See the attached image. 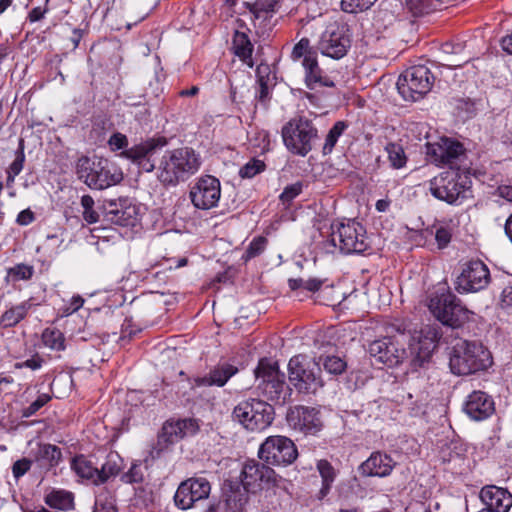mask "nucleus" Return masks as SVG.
Instances as JSON below:
<instances>
[{"label": "nucleus", "mask_w": 512, "mask_h": 512, "mask_svg": "<svg viewBox=\"0 0 512 512\" xmlns=\"http://www.w3.org/2000/svg\"><path fill=\"white\" fill-rule=\"evenodd\" d=\"M201 166L199 155L190 147L167 150L156 164V176L165 187H175L194 175Z\"/></svg>", "instance_id": "f257e3e1"}, {"label": "nucleus", "mask_w": 512, "mask_h": 512, "mask_svg": "<svg viewBox=\"0 0 512 512\" xmlns=\"http://www.w3.org/2000/svg\"><path fill=\"white\" fill-rule=\"evenodd\" d=\"M491 365L490 351L476 341L460 339L450 352L449 366L456 375L474 374L488 369Z\"/></svg>", "instance_id": "f03ea898"}, {"label": "nucleus", "mask_w": 512, "mask_h": 512, "mask_svg": "<svg viewBox=\"0 0 512 512\" xmlns=\"http://www.w3.org/2000/svg\"><path fill=\"white\" fill-rule=\"evenodd\" d=\"M76 172L87 186L98 190L116 185L123 179L122 171L113 162L96 156L79 158Z\"/></svg>", "instance_id": "7ed1b4c3"}, {"label": "nucleus", "mask_w": 512, "mask_h": 512, "mask_svg": "<svg viewBox=\"0 0 512 512\" xmlns=\"http://www.w3.org/2000/svg\"><path fill=\"white\" fill-rule=\"evenodd\" d=\"M254 373L259 395L276 404H285L292 390L286 383L285 373L279 370L278 363L267 358L260 359Z\"/></svg>", "instance_id": "20e7f679"}, {"label": "nucleus", "mask_w": 512, "mask_h": 512, "mask_svg": "<svg viewBox=\"0 0 512 512\" xmlns=\"http://www.w3.org/2000/svg\"><path fill=\"white\" fill-rule=\"evenodd\" d=\"M281 135L287 150L301 157H305L319 139L313 121L305 116L291 118L282 127Z\"/></svg>", "instance_id": "39448f33"}, {"label": "nucleus", "mask_w": 512, "mask_h": 512, "mask_svg": "<svg viewBox=\"0 0 512 512\" xmlns=\"http://www.w3.org/2000/svg\"><path fill=\"white\" fill-rule=\"evenodd\" d=\"M289 381L299 393L315 394L324 386L320 363L302 355L294 356L288 363Z\"/></svg>", "instance_id": "423d86ee"}, {"label": "nucleus", "mask_w": 512, "mask_h": 512, "mask_svg": "<svg viewBox=\"0 0 512 512\" xmlns=\"http://www.w3.org/2000/svg\"><path fill=\"white\" fill-rule=\"evenodd\" d=\"M428 308L438 321L451 328L463 326L472 314L451 291L432 296Z\"/></svg>", "instance_id": "0eeeda50"}, {"label": "nucleus", "mask_w": 512, "mask_h": 512, "mask_svg": "<svg viewBox=\"0 0 512 512\" xmlns=\"http://www.w3.org/2000/svg\"><path fill=\"white\" fill-rule=\"evenodd\" d=\"M233 417L247 430L261 431L271 425L274 408L264 400H243L234 408Z\"/></svg>", "instance_id": "6e6552de"}, {"label": "nucleus", "mask_w": 512, "mask_h": 512, "mask_svg": "<svg viewBox=\"0 0 512 512\" xmlns=\"http://www.w3.org/2000/svg\"><path fill=\"white\" fill-rule=\"evenodd\" d=\"M435 77L424 65H416L402 73L397 81V89L404 100L418 101L430 92Z\"/></svg>", "instance_id": "1a4fd4ad"}, {"label": "nucleus", "mask_w": 512, "mask_h": 512, "mask_svg": "<svg viewBox=\"0 0 512 512\" xmlns=\"http://www.w3.org/2000/svg\"><path fill=\"white\" fill-rule=\"evenodd\" d=\"M330 242L332 246L338 247L345 254H360L369 248L366 231L356 221L340 223L337 230H332Z\"/></svg>", "instance_id": "9d476101"}, {"label": "nucleus", "mask_w": 512, "mask_h": 512, "mask_svg": "<svg viewBox=\"0 0 512 512\" xmlns=\"http://www.w3.org/2000/svg\"><path fill=\"white\" fill-rule=\"evenodd\" d=\"M258 456L267 465L288 466L297 459L298 450L290 438L274 435L260 445Z\"/></svg>", "instance_id": "9b49d317"}, {"label": "nucleus", "mask_w": 512, "mask_h": 512, "mask_svg": "<svg viewBox=\"0 0 512 512\" xmlns=\"http://www.w3.org/2000/svg\"><path fill=\"white\" fill-rule=\"evenodd\" d=\"M491 282L488 266L481 260H470L461 265L454 282L455 290L460 294L477 293L485 290Z\"/></svg>", "instance_id": "f8f14e48"}, {"label": "nucleus", "mask_w": 512, "mask_h": 512, "mask_svg": "<svg viewBox=\"0 0 512 512\" xmlns=\"http://www.w3.org/2000/svg\"><path fill=\"white\" fill-rule=\"evenodd\" d=\"M429 189L435 198L448 204H458L470 192L466 181L454 172H444L431 179Z\"/></svg>", "instance_id": "ddd939ff"}, {"label": "nucleus", "mask_w": 512, "mask_h": 512, "mask_svg": "<svg viewBox=\"0 0 512 512\" xmlns=\"http://www.w3.org/2000/svg\"><path fill=\"white\" fill-rule=\"evenodd\" d=\"M368 353L374 364L387 367L399 366L407 357V352L399 336H384L372 341L368 346Z\"/></svg>", "instance_id": "4468645a"}, {"label": "nucleus", "mask_w": 512, "mask_h": 512, "mask_svg": "<svg viewBox=\"0 0 512 512\" xmlns=\"http://www.w3.org/2000/svg\"><path fill=\"white\" fill-rule=\"evenodd\" d=\"M210 491L211 485L206 478H189L179 485L174 495L175 505L182 510L189 509L195 502L208 498Z\"/></svg>", "instance_id": "2eb2a0df"}, {"label": "nucleus", "mask_w": 512, "mask_h": 512, "mask_svg": "<svg viewBox=\"0 0 512 512\" xmlns=\"http://www.w3.org/2000/svg\"><path fill=\"white\" fill-rule=\"evenodd\" d=\"M220 181L211 175L202 176L190 190L193 205L202 210L215 207L220 199Z\"/></svg>", "instance_id": "dca6fc26"}, {"label": "nucleus", "mask_w": 512, "mask_h": 512, "mask_svg": "<svg viewBox=\"0 0 512 512\" xmlns=\"http://www.w3.org/2000/svg\"><path fill=\"white\" fill-rule=\"evenodd\" d=\"M168 144L165 137L149 138L140 143L132 146L131 148L124 149L121 156L131 160L137 164L142 170L152 172L156 164L152 162L151 157L157 149H161Z\"/></svg>", "instance_id": "f3484780"}, {"label": "nucleus", "mask_w": 512, "mask_h": 512, "mask_svg": "<svg viewBox=\"0 0 512 512\" xmlns=\"http://www.w3.org/2000/svg\"><path fill=\"white\" fill-rule=\"evenodd\" d=\"M240 478L244 489L255 493L264 484L275 483V472L269 466L252 459L244 463Z\"/></svg>", "instance_id": "a211bd4d"}, {"label": "nucleus", "mask_w": 512, "mask_h": 512, "mask_svg": "<svg viewBox=\"0 0 512 512\" xmlns=\"http://www.w3.org/2000/svg\"><path fill=\"white\" fill-rule=\"evenodd\" d=\"M287 421L293 429L305 434H316L323 427L319 409L303 405L290 408Z\"/></svg>", "instance_id": "6ab92c4d"}, {"label": "nucleus", "mask_w": 512, "mask_h": 512, "mask_svg": "<svg viewBox=\"0 0 512 512\" xmlns=\"http://www.w3.org/2000/svg\"><path fill=\"white\" fill-rule=\"evenodd\" d=\"M427 155L434 162L449 165L452 169H459L458 163L466 157L463 145L448 138L442 139L439 143H428Z\"/></svg>", "instance_id": "aec40b11"}, {"label": "nucleus", "mask_w": 512, "mask_h": 512, "mask_svg": "<svg viewBox=\"0 0 512 512\" xmlns=\"http://www.w3.org/2000/svg\"><path fill=\"white\" fill-rule=\"evenodd\" d=\"M198 429L199 425L195 419L168 420L162 426L158 436V445L163 449L184 437L194 435Z\"/></svg>", "instance_id": "412c9836"}, {"label": "nucleus", "mask_w": 512, "mask_h": 512, "mask_svg": "<svg viewBox=\"0 0 512 512\" xmlns=\"http://www.w3.org/2000/svg\"><path fill=\"white\" fill-rule=\"evenodd\" d=\"M442 334L439 326L428 325L421 330V336L419 338L417 348H413L416 355L412 359L413 368L422 367L428 362L432 356L434 349L437 346L438 341L441 339Z\"/></svg>", "instance_id": "4be33fe9"}, {"label": "nucleus", "mask_w": 512, "mask_h": 512, "mask_svg": "<svg viewBox=\"0 0 512 512\" xmlns=\"http://www.w3.org/2000/svg\"><path fill=\"white\" fill-rule=\"evenodd\" d=\"M464 412L474 421L486 420L495 412L494 400L486 392L473 391L465 401Z\"/></svg>", "instance_id": "5701e85b"}, {"label": "nucleus", "mask_w": 512, "mask_h": 512, "mask_svg": "<svg viewBox=\"0 0 512 512\" xmlns=\"http://www.w3.org/2000/svg\"><path fill=\"white\" fill-rule=\"evenodd\" d=\"M237 372L238 368L232 364H218L207 375L190 379V386L192 390L210 386L223 387Z\"/></svg>", "instance_id": "b1692460"}, {"label": "nucleus", "mask_w": 512, "mask_h": 512, "mask_svg": "<svg viewBox=\"0 0 512 512\" xmlns=\"http://www.w3.org/2000/svg\"><path fill=\"white\" fill-rule=\"evenodd\" d=\"M107 219L119 226L134 227L139 220V207L128 200L110 202L106 210Z\"/></svg>", "instance_id": "393cba45"}, {"label": "nucleus", "mask_w": 512, "mask_h": 512, "mask_svg": "<svg viewBox=\"0 0 512 512\" xmlns=\"http://www.w3.org/2000/svg\"><path fill=\"white\" fill-rule=\"evenodd\" d=\"M480 499L487 507L482 511L508 512L512 506V494L504 488L488 485L481 489Z\"/></svg>", "instance_id": "a878e982"}, {"label": "nucleus", "mask_w": 512, "mask_h": 512, "mask_svg": "<svg viewBox=\"0 0 512 512\" xmlns=\"http://www.w3.org/2000/svg\"><path fill=\"white\" fill-rule=\"evenodd\" d=\"M351 47V39L348 34H322L318 43V49L327 57L333 59L343 58Z\"/></svg>", "instance_id": "bb28decb"}, {"label": "nucleus", "mask_w": 512, "mask_h": 512, "mask_svg": "<svg viewBox=\"0 0 512 512\" xmlns=\"http://www.w3.org/2000/svg\"><path fill=\"white\" fill-rule=\"evenodd\" d=\"M395 464L391 456L377 451L360 465L359 472L363 476L386 477L391 474Z\"/></svg>", "instance_id": "cd10ccee"}, {"label": "nucleus", "mask_w": 512, "mask_h": 512, "mask_svg": "<svg viewBox=\"0 0 512 512\" xmlns=\"http://www.w3.org/2000/svg\"><path fill=\"white\" fill-rule=\"evenodd\" d=\"M302 66L305 71V85L308 89L314 90L317 87H334V82L320 68L317 56H308L302 60Z\"/></svg>", "instance_id": "c85d7f7f"}, {"label": "nucleus", "mask_w": 512, "mask_h": 512, "mask_svg": "<svg viewBox=\"0 0 512 512\" xmlns=\"http://www.w3.org/2000/svg\"><path fill=\"white\" fill-rule=\"evenodd\" d=\"M279 0H252L246 5L254 17V26L261 29H271L268 21L276 12Z\"/></svg>", "instance_id": "c756f323"}, {"label": "nucleus", "mask_w": 512, "mask_h": 512, "mask_svg": "<svg viewBox=\"0 0 512 512\" xmlns=\"http://www.w3.org/2000/svg\"><path fill=\"white\" fill-rule=\"evenodd\" d=\"M34 460L44 468H53L62 460L61 449L50 443H39L34 451Z\"/></svg>", "instance_id": "7c9ffc66"}, {"label": "nucleus", "mask_w": 512, "mask_h": 512, "mask_svg": "<svg viewBox=\"0 0 512 512\" xmlns=\"http://www.w3.org/2000/svg\"><path fill=\"white\" fill-rule=\"evenodd\" d=\"M231 50L249 68L254 67L255 63L252 58L254 43L248 34H233Z\"/></svg>", "instance_id": "2f4dec72"}, {"label": "nucleus", "mask_w": 512, "mask_h": 512, "mask_svg": "<svg viewBox=\"0 0 512 512\" xmlns=\"http://www.w3.org/2000/svg\"><path fill=\"white\" fill-rule=\"evenodd\" d=\"M71 468L79 477L90 480L95 485L101 484L98 468L85 456H75L71 461Z\"/></svg>", "instance_id": "473e14b6"}, {"label": "nucleus", "mask_w": 512, "mask_h": 512, "mask_svg": "<svg viewBox=\"0 0 512 512\" xmlns=\"http://www.w3.org/2000/svg\"><path fill=\"white\" fill-rule=\"evenodd\" d=\"M316 468L322 479V486L318 493V499L321 500L329 494L332 484L336 479L337 472L332 464L326 459L319 460Z\"/></svg>", "instance_id": "72a5a7b5"}, {"label": "nucleus", "mask_w": 512, "mask_h": 512, "mask_svg": "<svg viewBox=\"0 0 512 512\" xmlns=\"http://www.w3.org/2000/svg\"><path fill=\"white\" fill-rule=\"evenodd\" d=\"M45 503L54 509L70 510L74 507V495L66 490L53 489L46 494Z\"/></svg>", "instance_id": "f704fd0d"}, {"label": "nucleus", "mask_w": 512, "mask_h": 512, "mask_svg": "<svg viewBox=\"0 0 512 512\" xmlns=\"http://www.w3.org/2000/svg\"><path fill=\"white\" fill-rule=\"evenodd\" d=\"M123 460L117 452H110L98 469L101 484L106 483L110 478L116 477L122 469Z\"/></svg>", "instance_id": "c9c22d12"}, {"label": "nucleus", "mask_w": 512, "mask_h": 512, "mask_svg": "<svg viewBox=\"0 0 512 512\" xmlns=\"http://www.w3.org/2000/svg\"><path fill=\"white\" fill-rule=\"evenodd\" d=\"M30 307L31 304L28 301L11 307L3 313L1 316V322L5 327H13L17 325L26 317Z\"/></svg>", "instance_id": "e433bc0d"}, {"label": "nucleus", "mask_w": 512, "mask_h": 512, "mask_svg": "<svg viewBox=\"0 0 512 512\" xmlns=\"http://www.w3.org/2000/svg\"><path fill=\"white\" fill-rule=\"evenodd\" d=\"M405 4L414 16H423L440 10V0H405Z\"/></svg>", "instance_id": "4c0bfd02"}, {"label": "nucleus", "mask_w": 512, "mask_h": 512, "mask_svg": "<svg viewBox=\"0 0 512 512\" xmlns=\"http://www.w3.org/2000/svg\"><path fill=\"white\" fill-rule=\"evenodd\" d=\"M93 512H117L115 496L111 490L102 488L97 493Z\"/></svg>", "instance_id": "58836bf2"}, {"label": "nucleus", "mask_w": 512, "mask_h": 512, "mask_svg": "<svg viewBox=\"0 0 512 512\" xmlns=\"http://www.w3.org/2000/svg\"><path fill=\"white\" fill-rule=\"evenodd\" d=\"M44 345L52 350L62 351L65 349V336L58 329L46 328L42 333Z\"/></svg>", "instance_id": "ea45409f"}, {"label": "nucleus", "mask_w": 512, "mask_h": 512, "mask_svg": "<svg viewBox=\"0 0 512 512\" xmlns=\"http://www.w3.org/2000/svg\"><path fill=\"white\" fill-rule=\"evenodd\" d=\"M347 128V124L344 121H337L332 128L329 130L325 143L323 145L322 152L324 155H328L332 152L333 148L335 147L339 137L342 135V133Z\"/></svg>", "instance_id": "a19ab883"}, {"label": "nucleus", "mask_w": 512, "mask_h": 512, "mask_svg": "<svg viewBox=\"0 0 512 512\" xmlns=\"http://www.w3.org/2000/svg\"><path fill=\"white\" fill-rule=\"evenodd\" d=\"M385 150L393 168L400 169L405 166L407 158L401 145L396 143H388L385 147Z\"/></svg>", "instance_id": "79ce46f5"}, {"label": "nucleus", "mask_w": 512, "mask_h": 512, "mask_svg": "<svg viewBox=\"0 0 512 512\" xmlns=\"http://www.w3.org/2000/svg\"><path fill=\"white\" fill-rule=\"evenodd\" d=\"M322 362L324 369L333 375L342 374L346 367L347 363L339 356L329 355L326 357H319V363Z\"/></svg>", "instance_id": "37998d69"}, {"label": "nucleus", "mask_w": 512, "mask_h": 512, "mask_svg": "<svg viewBox=\"0 0 512 512\" xmlns=\"http://www.w3.org/2000/svg\"><path fill=\"white\" fill-rule=\"evenodd\" d=\"M94 199L90 195L81 197V206L83 208L82 216L88 224H94L99 221V213L94 209Z\"/></svg>", "instance_id": "c03bdc74"}, {"label": "nucleus", "mask_w": 512, "mask_h": 512, "mask_svg": "<svg viewBox=\"0 0 512 512\" xmlns=\"http://www.w3.org/2000/svg\"><path fill=\"white\" fill-rule=\"evenodd\" d=\"M267 246V239L263 236L255 237L248 245L242 259L247 262L264 252Z\"/></svg>", "instance_id": "a18cd8bd"}, {"label": "nucleus", "mask_w": 512, "mask_h": 512, "mask_svg": "<svg viewBox=\"0 0 512 512\" xmlns=\"http://www.w3.org/2000/svg\"><path fill=\"white\" fill-rule=\"evenodd\" d=\"M377 0H341V8L346 13H359L370 9Z\"/></svg>", "instance_id": "49530a36"}, {"label": "nucleus", "mask_w": 512, "mask_h": 512, "mask_svg": "<svg viewBox=\"0 0 512 512\" xmlns=\"http://www.w3.org/2000/svg\"><path fill=\"white\" fill-rule=\"evenodd\" d=\"M308 56H316V53L310 47V42L307 38H302L296 43L291 52V58L297 61L301 58L306 59Z\"/></svg>", "instance_id": "de8ad7c7"}, {"label": "nucleus", "mask_w": 512, "mask_h": 512, "mask_svg": "<svg viewBox=\"0 0 512 512\" xmlns=\"http://www.w3.org/2000/svg\"><path fill=\"white\" fill-rule=\"evenodd\" d=\"M33 273V266L21 263L9 268L7 277H12L14 281L29 280L32 278Z\"/></svg>", "instance_id": "09e8293b"}, {"label": "nucleus", "mask_w": 512, "mask_h": 512, "mask_svg": "<svg viewBox=\"0 0 512 512\" xmlns=\"http://www.w3.org/2000/svg\"><path fill=\"white\" fill-rule=\"evenodd\" d=\"M264 169L265 164L263 161L258 159H252L243 167H241L239 175L241 176V178H252L258 173L262 172Z\"/></svg>", "instance_id": "8fccbe9b"}, {"label": "nucleus", "mask_w": 512, "mask_h": 512, "mask_svg": "<svg viewBox=\"0 0 512 512\" xmlns=\"http://www.w3.org/2000/svg\"><path fill=\"white\" fill-rule=\"evenodd\" d=\"M121 480L127 484L140 483L144 480V473L141 464H132L130 469L121 476Z\"/></svg>", "instance_id": "3c124183"}, {"label": "nucleus", "mask_w": 512, "mask_h": 512, "mask_svg": "<svg viewBox=\"0 0 512 512\" xmlns=\"http://www.w3.org/2000/svg\"><path fill=\"white\" fill-rule=\"evenodd\" d=\"M51 397L48 394H41L38 398L33 401L28 407L23 410L24 417H30L34 415L39 409L50 401Z\"/></svg>", "instance_id": "603ef678"}, {"label": "nucleus", "mask_w": 512, "mask_h": 512, "mask_svg": "<svg viewBox=\"0 0 512 512\" xmlns=\"http://www.w3.org/2000/svg\"><path fill=\"white\" fill-rule=\"evenodd\" d=\"M135 498L138 503L147 507L154 503V494L150 488L138 487L135 489Z\"/></svg>", "instance_id": "864d4df0"}, {"label": "nucleus", "mask_w": 512, "mask_h": 512, "mask_svg": "<svg viewBox=\"0 0 512 512\" xmlns=\"http://www.w3.org/2000/svg\"><path fill=\"white\" fill-rule=\"evenodd\" d=\"M24 162H25V155H24V148H23V140H21L20 147L16 152V158L10 164L7 171L11 172L15 175H18L23 169Z\"/></svg>", "instance_id": "5fc2aeb1"}, {"label": "nucleus", "mask_w": 512, "mask_h": 512, "mask_svg": "<svg viewBox=\"0 0 512 512\" xmlns=\"http://www.w3.org/2000/svg\"><path fill=\"white\" fill-rule=\"evenodd\" d=\"M32 466V460L28 458H22L14 462L12 465V473L15 479H19L26 472L30 470Z\"/></svg>", "instance_id": "6e6d98bb"}, {"label": "nucleus", "mask_w": 512, "mask_h": 512, "mask_svg": "<svg viewBox=\"0 0 512 512\" xmlns=\"http://www.w3.org/2000/svg\"><path fill=\"white\" fill-rule=\"evenodd\" d=\"M302 191V185L300 183H295L292 185H288L284 188L283 192L280 194V200L283 203H289L295 197H297Z\"/></svg>", "instance_id": "4d7b16f0"}, {"label": "nucleus", "mask_w": 512, "mask_h": 512, "mask_svg": "<svg viewBox=\"0 0 512 512\" xmlns=\"http://www.w3.org/2000/svg\"><path fill=\"white\" fill-rule=\"evenodd\" d=\"M108 144L112 151L122 150L128 146V139L126 135L116 132L110 136Z\"/></svg>", "instance_id": "13d9d810"}, {"label": "nucleus", "mask_w": 512, "mask_h": 512, "mask_svg": "<svg viewBox=\"0 0 512 512\" xmlns=\"http://www.w3.org/2000/svg\"><path fill=\"white\" fill-rule=\"evenodd\" d=\"M451 231L443 226L436 229L435 239L439 249H444L448 246L451 241Z\"/></svg>", "instance_id": "bf43d9fd"}, {"label": "nucleus", "mask_w": 512, "mask_h": 512, "mask_svg": "<svg viewBox=\"0 0 512 512\" xmlns=\"http://www.w3.org/2000/svg\"><path fill=\"white\" fill-rule=\"evenodd\" d=\"M500 305L508 314H512V286L503 289Z\"/></svg>", "instance_id": "052dcab7"}, {"label": "nucleus", "mask_w": 512, "mask_h": 512, "mask_svg": "<svg viewBox=\"0 0 512 512\" xmlns=\"http://www.w3.org/2000/svg\"><path fill=\"white\" fill-rule=\"evenodd\" d=\"M258 84H259V87H258V90L256 93V98L260 102L265 103L269 98V88H268V84H267V81L264 76L260 75L258 77Z\"/></svg>", "instance_id": "680f3d73"}, {"label": "nucleus", "mask_w": 512, "mask_h": 512, "mask_svg": "<svg viewBox=\"0 0 512 512\" xmlns=\"http://www.w3.org/2000/svg\"><path fill=\"white\" fill-rule=\"evenodd\" d=\"M84 304V299L80 295L71 298L69 304L63 309V314L68 316L78 311Z\"/></svg>", "instance_id": "e2e57ef3"}, {"label": "nucleus", "mask_w": 512, "mask_h": 512, "mask_svg": "<svg viewBox=\"0 0 512 512\" xmlns=\"http://www.w3.org/2000/svg\"><path fill=\"white\" fill-rule=\"evenodd\" d=\"M246 501L247 499L243 497V495H238L236 493L230 495L226 500L227 505L233 510V512L241 510Z\"/></svg>", "instance_id": "0e129e2a"}, {"label": "nucleus", "mask_w": 512, "mask_h": 512, "mask_svg": "<svg viewBox=\"0 0 512 512\" xmlns=\"http://www.w3.org/2000/svg\"><path fill=\"white\" fill-rule=\"evenodd\" d=\"M42 359L39 356H34L30 359H27L23 362H19L15 364V368L21 369V368H30L32 370H37L42 366Z\"/></svg>", "instance_id": "69168bd1"}, {"label": "nucleus", "mask_w": 512, "mask_h": 512, "mask_svg": "<svg viewBox=\"0 0 512 512\" xmlns=\"http://www.w3.org/2000/svg\"><path fill=\"white\" fill-rule=\"evenodd\" d=\"M34 219V213L30 209H25L18 214L16 222L19 225L26 226L32 223Z\"/></svg>", "instance_id": "338daca9"}, {"label": "nucleus", "mask_w": 512, "mask_h": 512, "mask_svg": "<svg viewBox=\"0 0 512 512\" xmlns=\"http://www.w3.org/2000/svg\"><path fill=\"white\" fill-rule=\"evenodd\" d=\"M46 11H47V10H46L45 8H43V7H40V6L35 7V8H33V9L29 12L27 19H28L31 23H33V22H37V21H39L40 19H42V18L44 17V15H45Z\"/></svg>", "instance_id": "774afa93"}]
</instances>
